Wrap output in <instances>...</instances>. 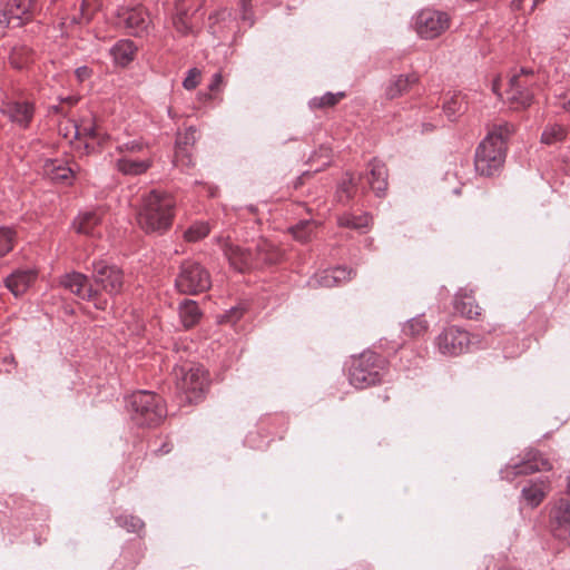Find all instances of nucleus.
Segmentation results:
<instances>
[{"label": "nucleus", "mask_w": 570, "mask_h": 570, "mask_svg": "<svg viewBox=\"0 0 570 570\" xmlns=\"http://www.w3.org/2000/svg\"><path fill=\"white\" fill-rule=\"evenodd\" d=\"M550 469V462L544 459L539 451L530 449L523 454L520 461L509 463L500 473L502 479L512 481L518 475Z\"/></svg>", "instance_id": "nucleus-11"}, {"label": "nucleus", "mask_w": 570, "mask_h": 570, "mask_svg": "<svg viewBox=\"0 0 570 570\" xmlns=\"http://www.w3.org/2000/svg\"><path fill=\"white\" fill-rule=\"evenodd\" d=\"M567 491H568V494L570 495V475L568 476Z\"/></svg>", "instance_id": "nucleus-54"}, {"label": "nucleus", "mask_w": 570, "mask_h": 570, "mask_svg": "<svg viewBox=\"0 0 570 570\" xmlns=\"http://www.w3.org/2000/svg\"><path fill=\"white\" fill-rule=\"evenodd\" d=\"M29 6H30V2L29 1H23L22 4H18V8L20 9L21 8V13H24L28 11L29 9Z\"/></svg>", "instance_id": "nucleus-53"}, {"label": "nucleus", "mask_w": 570, "mask_h": 570, "mask_svg": "<svg viewBox=\"0 0 570 570\" xmlns=\"http://www.w3.org/2000/svg\"><path fill=\"white\" fill-rule=\"evenodd\" d=\"M384 360L375 352H364L355 358L350 368V383L355 389H366L381 382Z\"/></svg>", "instance_id": "nucleus-5"}, {"label": "nucleus", "mask_w": 570, "mask_h": 570, "mask_svg": "<svg viewBox=\"0 0 570 570\" xmlns=\"http://www.w3.org/2000/svg\"><path fill=\"white\" fill-rule=\"evenodd\" d=\"M429 324L425 318L420 315L411 318L402 328V332L409 336H420L428 331Z\"/></svg>", "instance_id": "nucleus-34"}, {"label": "nucleus", "mask_w": 570, "mask_h": 570, "mask_svg": "<svg viewBox=\"0 0 570 570\" xmlns=\"http://www.w3.org/2000/svg\"><path fill=\"white\" fill-rule=\"evenodd\" d=\"M163 453H168L170 450L169 449H165V446L160 450Z\"/></svg>", "instance_id": "nucleus-55"}, {"label": "nucleus", "mask_w": 570, "mask_h": 570, "mask_svg": "<svg viewBox=\"0 0 570 570\" xmlns=\"http://www.w3.org/2000/svg\"><path fill=\"white\" fill-rule=\"evenodd\" d=\"M91 4H95V8H98L99 7V3H98V0H83L82 3H81V11H82V14L83 16H87V7L91 6Z\"/></svg>", "instance_id": "nucleus-51"}, {"label": "nucleus", "mask_w": 570, "mask_h": 570, "mask_svg": "<svg viewBox=\"0 0 570 570\" xmlns=\"http://www.w3.org/2000/svg\"><path fill=\"white\" fill-rule=\"evenodd\" d=\"M178 311L180 321L186 328H190L196 325L202 317V312L198 307V304L191 299H184L179 304Z\"/></svg>", "instance_id": "nucleus-28"}, {"label": "nucleus", "mask_w": 570, "mask_h": 570, "mask_svg": "<svg viewBox=\"0 0 570 570\" xmlns=\"http://www.w3.org/2000/svg\"><path fill=\"white\" fill-rule=\"evenodd\" d=\"M200 71L197 68H190L183 81V87L186 90L195 89L199 83Z\"/></svg>", "instance_id": "nucleus-43"}, {"label": "nucleus", "mask_w": 570, "mask_h": 570, "mask_svg": "<svg viewBox=\"0 0 570 570\" xmlns=\"http://www.w3.org/2000/svg\"><path fill=\"white\" fill-rule=\"evenodd\" d=\"M256 258L265 264H275L279 258V253L271 243L261 240L256 245Z\"/></svg>", "instance_id": "nucleus-31"}, {"label": "nucleus", "mask_w": 570, "mask_h": 570, "mask_svg": "<svg viewBox=\"0 0 570 570\" xmlns=\"http://www.w3.org/2000/svg\"><path fill=\"white\" fill-rule=\"evenodd\" d=\"M544 481L531 482L530 485L522 489V499L530 507H538L544 498Z\"/></svg>", "instance_id": "nucleus-29"}, {"label": "nucleus", "mask_w": 570, "mask_h": 570, "mask_svg": "<svg viewBox=\"0 0 570 570\" xmlns=\"http://www.w3.org/2000/svg\"><path fill=\"white\" fill-rule=\"evenodd\" d=\"M500 88V79H494L492 82V91L497 94L499 97H502V94L499 91Z\"/></svg>", "instance_id": "nucleus-52"}, {"label": "nucleus", "mask_w": 570, "mask_h": 570, "mask_svg": "<svg viewBox=\"0 0 570 570\" xmlns=\"http://www.w3.org/2000/svg\"><path fill=\"white\" fill-rule=\"evenodd\" d=\"M173 24L175 29L181 35H188L191 31L189 19L180 14L174 13Z\"/></svg>", "instance_id": "nucleus-44"}, {"label": "nucleus", "mask_w": 570, "mask_h": 570, "mask_svg": "<svg viewBox=\"0 0 570 570\" xmlns=\"http://www.w3.org/2000/svg\"><path fill=\"white\" fill-rule=\"evenodd\" d=\"M197 139V130L194 127L187 128L184 132H179L176 139V151L174 165L177 167H189L193 165L189 147Z\"/></svg>", "instance_id": "nucleus-18"}, {"label": "nucleus", "mask_w": 570, "mask_h": 570, "mask_svg": "<svg viewBox=\"0 0 570 570\" xmlns=\"http://www.w3.org/2000/svg\"><path fill=\"white\" fill-rule=\"evenodd\" d=\"M372 218L368 214L355 216L350 213H345L337 218V223L342 227L352 228L356 230L366 229L370 226Z\"/></svg>", "instance_id": "nucleus-30"}, {"label": "nucleus", "mask_w": 570, "mask_h": 570, "mask_svg": "<svg viewBox=\"0 0 570 570\" xmlns=\"http://www.w3.org/2000/svg\"><path fill=\"white\" fill-rule=\"evenodd\" d=\"M454 309L466 318H474L481 314V307L475 302L473 291L460 288L454 297Z\"/></svg>", "instance_id": "nucleus-22"}, {"label": "nucleus", "mask_w": 570, "mask_h": 570, "mask_svg": "<svg viewBox=\"0 0 570 570\" xmlns=\"http://www.w3.org/2000/svg\"><path fill=\"white\" fill-rule=\"evenodd\" d=\"M209 234V226L207 223L197 222L193 224L185 233L184 237L188 242H198Z\"/></svg>", "instance_id": "nucleus-37"}, {"label": "nucleus", "mask_w": 570, "mask_h": 570, "mask_svg": "<svg viewBox=\"0 0 570 570\" xmlns=\"http://www.w3.org/2000/svg\"><path fill=\"white\" fill-rule=\"evenodd\" d=\"M0 111L21 129H27L35 115V105L28 100H6Z\"/></svg>", "instance_id": "nucleus-14"}, {"label": "nucleus", "mask_w": 570, "mask_h": 570, "mask_svg": "<svg viewBox=\"0 0 570 570\" xmlns=\"http://www.w3.org/2000/svg\"><path fill=\"white\" fill-rule=\"evenodd\" d=\"M102 213L99 209L86 210L80 213L73 220L72 227L78 234L87 236H97V227L101 224Z\"/></svg>", "instance_id": "nucleus-21"}, {"label": "nucleus", "mask_w": 570, "mask_h": 570, "mask_svg": "<svg viewBox=\"0 0 570 570\" xmlns=\"http://www.w3.org/2000/svg\"><path fill=\"white\" fill-rule=\"evenodd\" d=\"M315 228V223L312 220H301L295 226L291 228V232L293 236L302 242L305 243L311 238V235Z\"/></svg>", "instance_id": "nucleus-35"}, {"label": "nucleus", "mask_w": 570, "mask_h": 570, "mask_svg": "<svg viewBox=\"0 0 570 570\" xmlns=\"http://www.w3.org/2000/svg\"><path fill=\"white\" fill-rule=\"evenodd\" d=\"M242 312L243 309L239 307H232L228 312L229 314L226 317L229 322H236L240 317Z\"/></svg>", "instance_id": "nucleus-50"}, {"label": "nucleus", "mask_w": 570, "mask_h": 570, "mask_svg": "<svg viewBox=\"0 0 570 570\" xmlns=\"http://www.w3.org/2000/svg\"><path fill=\"white\" fill-rule=\"evenodd\" d=\"M223 250L235 271L244 273L253 267L255 255L249 249L227 242L224 244Z\"/></svg>", "instance_id": "nucleus-16"}, {"label": "nucleus", "mask_w": 570, "mask_h": 570, "mask_svg": "<svg viewBox=\"0 0 570 570\" xmlns=\"http://www.w3.org/2000/svg\"><path fill=\"white\" fill-rule=\"evenodd\" d=\"M75 75L77 79L82 82L91 77L92 70L87 66H81L75 70Z\"/></svg>", "instance_id": "nucleus-47"}, {"label": "nucleus", "mask_w": 570, "mask_h": 570, "mask_svg": "<svg viewBox=\"0 0 570 570\" xmlns=\"http://www.w3.org/2000/svg\"><path fill=\"white\" fill-rule=\"evenodd\" d=\"M534 83L531 69L522 68L519 73L510 78L504 95L512 108L523 109L532 104Z\"/></svg>", "instance_id": "nucleus-9"}, {"label": "nucleus", "mask_w": 570, "mask_h": 570, "mask_svg": "<svg viewBox=\"0 0 570 570\" xmlns=\"http://www.w3.org/2000/svg\"><path fill=\"white\" fill-rule=\"evenodd\" d=\"M91 265V279L98 297H102V294L115 297L122 293L125 274L119 266L100 258L94 259Z\"/></svg>", "instance_id": "nucleus-6"}, {"label": "nucleus", "mask_w": 570, "mask_h": 570, "mask_svg": "<svg viewBox=\"0 0 570 570\" xmlns=\"http://www.w3.org/2000/svg\"><path fill=\"white\" fill-rule=\"evenodd\" d=\"M344 97V92H326L322 97H314L309 100L311 108H324L335 106L341 98Z\"/></svg>", "instance_id": "nucleus-38"}, {"label": "nucleus", "mask_w": 570, "mask_h": 570, "mask_svg": "<svg viewBox=\"0 0 570 570\" xmlns=\"http://www.w3.org/2000/svg\"><path fill=\"white\" fill-rule=\"evenodd\" d=\"M514 127L509 124H500L490 130L480 142L475 151L474 167L482 176H493L503 166L505 160L507 140L512 135Z\"/></svg>", "instance_id": "nucleus-2"}, {"label": "nucleus", "mask_w": 570, "mask_h": 570, "mask_svg": "<svg viewBox=\"0 0 570 570\" xmlns=\"http://www.w3.org/2000/svg\"><path fill=\"white\" fill-rule=\"evenodd\" d=\"M17 242V232L9 226H0V257L8 255Z\"/></svg>", "instance_id": "nucleus-32"}, {"label": "nucleus", "mask_w": 570, "mask_h": 570, "mask_svg": "<svg viewBox=\"0 0 570 570\" xmlns=\"http://www.w3.org/2000/svg\"><path fill=\"white\" fill-rule=\"evenodd\" d=\"M137 47L131 40L124 39L119 40L110 49V53L115 62L119 66H127L135 58Z\"/></svg>", "instance_id": "nucleus-25"}, {"label": "nucleus", "mask_w": 570, "mask_h": 570, "mask_svg": "<svg viewBox=\"0 0 570 570\" xmlns=\"http://www.w3.org/2000/svg\"><path fill=\"white\" fill-rule=\"evenodd\" d=\"M176 389L181 405L199 402L208 389V373L203 366H184L175 368Z\"/></svg>", "instance_id": "nucleus-4"}, {"label": "nucleus", "mask_w": 570, "mask_h": 570, "mask_svg": "<svg viewBox=\"0 0 570 570\" xmlns=\"http://www.w3.org/2000/svg\"><path fill=\"white\" fill-rule=\"evenodd\" d=\"M116 522L128 532H139L144 527V522L134 515H119L116 518Z\"/></svg>", "instance_id": "nucleus-40"}, {"label": "nucleus", "mask_w": 570, "mask_h": 570, "mask_svg": "<svg viewBox=\"0 0 570 570\" xmlns=\"http://www.w3.org/2000/svg\"><path fill=\"white\" fill-rule=\"evenodd\" d=\"M558 106L570 114V92L559 98Z\"/></svg>", "instance_id": "nucleus-49"}, {"label": "nucleus", "mask_w": 570, "mask_h": 570, "mask_svg": "<svg viewBox=\"0 0 570 570\" xmlns=\"http://www.w3.org/2000/svg\"><path fill=\"white\" fill-rule=\"evenodd\" d=\"M153 165L150 158L134 159L127 155L121 156L116 161V168L124 175L139 176L146 173Z\"/></svg>", "instance_id": "nucleus-23"}, {"label": "nucleus", "mask_w": 570, "mask_h": 570, "mask_svg": "<svg viewBox=\"0 0 570 570\" xmlns=\"http://www.w3.org/2000/svg\"><path fill=\"white\" fill-rule=\"evenodd\" d=\"M73 128L76 138L91 140L99 146L104 145L109 138L108 134L92 119L83 118L79 124H75ZM85 147L90 148V142L86 141Z\"/></svg>", "instance_id": "nucleus-19"}, {"label": "nucleus", "mask_w": 570, "mask_h": 570, "mask_svg": "<svg viewBox=\"0 0 570 570\" xmlns=\"http://www.w3.org/2000/svg\"><path fill=\"white\" fill-rule=\"evenodd\" d=\"M551 529L559 540L570 541V502L563 498L551 510Z\"/></svg>", "instance_id": "nucleus-15"}, {"label": "nucleus", "mask_w": 570, "mask_h": 570, "mask_svg": "<svg viewBox=\"0 0 570 570\" xmlns=\"http://www.w3.org/2000/svg\"><path fill=\"white\" fill-rule=\"evenodd\" d=\"M59 285L78 301L90 302L97 309H106L108 301L98 297L94 282L86 274L71 271L59 277Z\"/></svg>", "instance_id": "nucleus-8"}, {"label": "nucleus", "mask_w": 570, "mask_h": 570, "mask_svg": "<svg viewBox=\"0 0 570 570\" xmlns=\"http://www.w3.org/2000/svg\"><path fill=\"white\" fill-rule=\"evenodd\" d=\"M416 75H400L393 78L385 88V96L387 99H395L407 92L413 85L417 82Z\"/></svg>", "instance_id": "nucleus-24"}, {"label": "nucleus", "mask_w": 570, "mask_h": 570, "mask_svg": "<svg viewBox=\"0 0 570 570\" xmlns=\"http://www.w3.org/2000/svg\"><path fill=\"white\" fill-rule=\"evenodd\" d=\"M567 131L563 126L558 124L548 125L542 135L541 141L547 145H552L566 138Z\"/></svg>", "instance_id": "nucleus-33"}, {"label": "nucleus", "mask_w": 570, "mask_h": 570, "mask_svg": "<svg viewBox=\"0 0 570 570\" xmlns=\"http://www.w3.org/2000/svg\"><path fill=\"white\" fill-rule=\"evenodd\" d=\"M179 293L196 295L206 292L212 286L209 272L198 262L184 261L175 279Z\"/></svg>", "instance_id": "nucleus-7"}, {"label": "nucleus", "mask_w": 570, "mask_h": 570, "mask_svg": "<svg viewBox=\"0 0 570 570\" xmlns=\"http://www.w3.org/2000/svg\"><path fill=\"white\" fill-rule=\"evenodd\" d=\"M250 1L252 0H239L242 7V19L247 21L249 26H253L254 21L250 13Z\"/></svg>", "instance_id": "nucleus-46"}, {"label": "nucleus", "mask_w": 570, "mask_h": 570, "mask_svg": "<svg viewBox=\"0 0 570 570\" xmlns=\"http://www.w3.org/2000/svg\"><path fill=\"white\" fill-rule=\"evenodd\" d=\"M146 148V145L141 139H131L124 142H118L116 150L121 155L131 156L134 154L141 153Z\"/></svg>", "instance_id": "nucleus-39"}, {"label": "nucleus", "mask_w": 570, "mask_h": 570, "mask_svg": "<svg viewBox=\"0 0 570 570\" xmlns=\"http://www.w3.org/2000/svg\"><path fill=\"white\" fill-rule=\"evenodd\" d=\"M193 0H179L176 2L175 4V13L176 14H180L183 17H186V18H190V16L193 13H195L199 6H194L193 3Z\"/></svg>", "instance_id": "nucleus-41"}, {"label": "nucleus", "mask_w": 570, "mask_h": 570, "mask_svg": "<svg viewBox=\"0 0 570 570\" xmlns=\"http://www.w3.org/2000/svg\"><path fill=\"white\" fill-rule=\"evenodd\" d=\"M175 197L163 190H150L142 199L138 212V224L146 233L163 234L173 224L176 208Z\"/></svg>", "instance_id": "nucleus-1"}, {"label": "nucleus", "mask_w": 570, "mask_h": 570, "mask_svg": "<svg viewBox=\"0 0 570 570\" xmlns=\"http://www.w3.org/2000/svg\"><path fill=\"white\" fill-rule=\"evenodd\" d=\"M354 186V177L352 174H346L342 184L340 185V193L345 194V198L350 199L352 197V187Z\"/></svg>", "instance_id": "nucleus-45"}, {"label": "nucleus", "mask_w": 570, "mask_h": 570, "mask_svg": "<svg viewBox=\"0 0 570 570\" xmlns=\"http://www.w3.org/2000/svg\"><path fill=\"white\" fill-rule=\"evenodd\" d=\"M46 170L53 181L65 185H70L75 177L73 170L70 167L57 160H49L46 165Z\"/></svg>", "instance_id": "nucleus-27"}, {"label": "nucleus", "mask_w": 570, "mask_h": 570, "mask_svg": "<svg viewBox=\"0 0 570 570\" xmlns=\"http://www.w3.org/2000/svg\"><path fill=\"white\" fill-rule=\"evenodd\" d=\"M313 287H333L335 286V276L333 268L324 269L315 274L308 282Z\"/></svg>", "instance_id": "nucleus-36"}, {"label": "nucleus", "mask_w": 570, "mask_h": 570, "mask_svg": "<svg viewBox=\"0 0 570 570\" xmlns=\"http://www.w3.org/2000/svg\"><path fill=\"white\" fill-rule=\"evenodd\" d=\"M333 273L335 276V286L342 285L351 281L355 275V272L353 269H347L346 267L343 266L334 267Z\"/></svg>", "instance_id": "nucleus-42"}, {"label": "nucleus", "mask_w": 570, "mask_h": 570, "mask_svg": "<svg viewBox=\"0 0 570 570\" xmlns=\"http://www.w3.org/2000/svg\"><path fill=\"white\" fill-rule=\"evenodd\" d=\"M222 83H223V76L220 72H216V73H214L212 81L208 85V89L210 91L218 90V88L220 87Z\"/></svg>", "instance_id": "nucleus-48"}, {"label": "nucleus", "mask_w": 570, "mask_h": 570, "mask_svg": "<svg viewBox=\"0 0 570 570\" xmlns=\"http://www.w3.org/2000/svg\"><path fill=\"white\" fill-rule=\"evenodd\" d=\"M468 101L465 96L458 91L443 102V112L450 121L456 120L465 110Z\"/></svg>", "instance_id": "nucleus-26"}, {"label": "nucleus", "mask_w": 570, "mask_h": 570, "mask_svg": "<svg viewBox=\"0 0 570 570\" xmlns=\"http://www.w3.org/2000/svg\"><path fill=\"white\" fill-rule=\"evenodd\" d=\"M450 18L445 12L425 9L415 18V30L421 38L434 39L449 28Z\"/></svg>", "instance_id": "nucleus-12"}, {"label": "nucleus", "mask_w": 570, "mask_h": 570, "mask_svg": "<svg viewBox=\"0 0 570 570\" xmlns=\"http://www.w3.org/2000/svg\"><path fill=\"white\" fill-rule=\"evenodd\" d=\"M368 166L370 170L365 175L367 184L377 197L385 196L387 189V169L385 164L373 159Z\"/></svg>", "instance_id": "nucleus-20"}, {"label": "nucleus", "mask_w": 570, "mask_h": 570, "mask_svg": "<svg viewBox=\"0 0 570 570\" xmlns=\"http://www.w3.org/2000/svg\"><path fill=\"white\" fill-rule=\"evenodd\" d=\"M37 272L30 268L16 269L3 279V285L14 297H21L35 283Z\"/></svg>", "instance_id": "nucleus-17"}, {"label": "nucleus", "mask_w": 570, "mask_h": 570, "mask_svg": "<svg viewBox=\"0 0 570 570\" xmlns=\"http://www.w3.org/2000/svg\"><path fill=\"white\" fill-rule=\"evenodd\" d=\"M116 23L127 29L131 36L138 37L147 31L150 20L142 7H124L118 9Z\"/></svg>", "instance_id": "nucleus-13"}, {"label": "nucleus", "mask_w": 570, "mask_h": 570, "mask_svg": "<svg viewBox=\"0 0 570 570\" xmlns=\"http://www.w3.org/2000/svg\"><path fill=\"white\" fill-rule=\"evenodd\" d=\"M471 343V334L454 325L445 327L435 337V346L444 356H459L466 353Z\"/></svg>", "instance_id": "nucleus-10"}, {"label": "nucleus", "mask_w": 570, "mask_h": 570, "mask_svg": "<svg viewBox=\"0 0 570 570\" xmlns=\"http://www.w3.org/2000/svg\"><path fill=\"white\" fill-rule=\"evenodd\" d=\"M131 421L138 426H157L167 415L163 399L154 392H134L127 401Z\"/></svg>", "instance_id": "nucleus-3"}]
</instances>
